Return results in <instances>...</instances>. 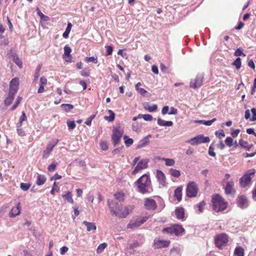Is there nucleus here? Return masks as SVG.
Masks as SVG:
<instances>
[{
  "instance_id": "obj_31",
  "label": "nucleus",
  "mask_w": 256,
  "mask_h": 256,
  "mask_svg": "<svg viewBox=\"0 0 256 256\" xmlns=\"http://www.w3.org/2000/svg\"><path fill=\"white\" fill-rule=\"evenodd\" d=\"M169 173L172 176L175 178H178L180 176V171L174 168H170Z\"/></svg>"
},
{
  "instance_id": "obj_9",
  "label": "nucleus",
  "mask_w": 256,
  "mask_h": 256,
  "mask_svg": "<svg viewBox=\"0 0 256 256\" xmlns=\"http://www.w3.org/2000/svg\"><path fill=\"white\" fill-rule=\"evenodd\" d=\"M58 142L59 140L58 139H56V140H53L50 142V143L48 144L46 150L43 152V158H46L48 156L50 152H52L53 148Z\"/></svg>"
},
{
  "instance_id": "obj_56",
  "label": "nucleus",
  "mask_w": 256,
  "mask_h": 256,
  "mask_svg": "<svg viewBox=\"0 0 256 256\" xmlns=\"http://www.w3.org/2000/svg\"><path fill=\"white\" fill-rule=\"evenodd\" d=\"M14 61L20 68H22V62L18 56L14 57Z\"/></svg>"
},
{
  "instance_id": "obj_36",
  "label": "nucleus",
  "mask_w": 256,
  "mask_h": 256,
  "mask_svg": "<svg viewBox=\"0 0 256 256\" xmlns=\"http://www.w3.org/2000/svg\"><path fill=\"white\" fill-rule=\"evenodd\" d=\"M124 140L125 144L127 147H128L132 144L134 142L133 140L131 138H128V136H124Z\"/></svg>"
},
{
  "instance_id": "obj_53",
  "label": "nucleus",
  "mask_w": 256,
  "mask_h": 256,
  "mask_svg": "<svg viewBox=\"0 0 256 256\" xmlns=\"http://www.w3.org/2000/svg\"><path fill=\"white\" fill-rule=\"evenodd\" d=\"M115 118L114 113H110V116H105L104 117V118L108 120L109 122H112L114 121Z\"/></svg>"
},
{
  "instance_id": "obj_6",
  "label": "nucleus",
  "mask_w": 256,
  "mask_h": 256,
  "mask_svg": "<svg viewBox=\"0 0 256 256\" xmlns=\"http://www.w3.org/2000/svg\"><path fill=\"white\" fill-rule=\"evenodd\" d=\"M210 138L208 136H204L203 135H198L194 138L186 141L192 145H198L202 143H207L210 142Z\"/></svg>"
},
{
  "instance_id": "obj_10",
  "label": "nucleus",
  "mask_w": 256,
  "mask_h": 256,
  "mask_svg": "<svg viewBox=\"0 0 256 256\" xmlns=\"http://www.w3.org/2000/svg\"><path fill=\"white\" fill-rule=\"evenodd\" d=\"M19 86V79L14 78L12 80L10 84L9 93L15 95Z\"/></svg>"
},
{
  "instance_id": "obj_24",
  "label": "nucleus",
  "mask_w": 256,
  "mask_h": 256,
  "mask_svg": "<svg viewBox=\"0 0 256 256\" xmlns=\"http://www.w3.org/2000/svg\"><path fill=\"white\" fill-rule=\"evenodd\" d=\"M176 215L178 219L182 220L184 218V212L182 208H178L175 210Z\"/></svg>"
},
{
  "instance_id": "obj_23",
  "label": "nucleus",
  "mask_w": 256,
  "mask_h": 256,
  "mask_svg": "<svg viewBox=\"0 0 256 256\" xmlns=\"http://www.w3.org/2000/svg\"><path fill=\"white\" fill-rule=\"evenodd\" d=\"M182 186H179L174 190V196L178 202H180L182 200Z\"/></svg>"
},
{
  "instance_id": "obj_33",
  "label": "nucleus",
  "mask_w": 256,
  "mask_h": 256,
  "mask_svg": "<svg viewBox=\"0 0 256 256\" xmlns=\"http://www.w3.org/2000/svg\"><path fill=\"white\" fill-rule=\"evenodd\" d=\"M216 118H214L210 120H196L194 122L200 123V124H202L206 126H210L212 124V122H214L216 121Z\"/></svg>"
},
{
  "instance_id": "obj_63",
  "label": "nucleus",
  "mask_w": 256,
  "mask_h": 256,
  "mask_svg": "<svg viewBox=\"0 0 256 256\" xmlns=\"http://www.w3.org/2000/svg\"><path fill=\"white\" fill-rule=\"evenodd\" d=\"M140 244L138 242H135L130 246V249H134L140 246Z\"/></svg>"
},
{
  "instance_id": "obj_60",
  "label": "nucleus",
  "mask_w": 256,
  "mask_h": 256,
  "mask_svg": "<svg viewBox=\"0 0 256 256\" xmlns=\"http://www.w3.org/2000/svg\"><path fill=\"white\" fill-rule=\"evenodd\" d=\"M47 84V79L46 77L42 76L40 78V85L44 86Z\"/></svg>"
},
{
  "instance_id": "obj_37",
  "label": "nucleus",
  "mask_w": 256,
  "mask_h": 256,
  "mask_svg": "<svg viewBox=\"0 0 256 256\" xmlns=\"http://www.w3.org/2000/svg\"><path fill=\"white\" fill-rule=\"evenodd\" d=\"M160 160H164L166 162V166H172L174 164V160L172 158H162Z\"/></svg>"
},
{
  "instance_id": "obj_19",
  "label": "nucleus",
  "mask_w": 256,
  "mask_h": 256,
  "mask_svg": "<svg viewBox=\"0 0 256 256\" xmlns=\"http://www.w3.org/2000/svg\"><path fill=\"white\" fill-rule=\"evenodd\" d=\"M156 176L159 183L162 186H164L166 182V176L162 171L157 170Z\"/></svg>"
},
{
  "instance_id": "obj_42",
  "label": "nucleus",
  "mask_w": 256,
  "mask_h": 256,
  "mask_svg": "<svg viewBox=\"0 0 256 256\" xmlns=\"http://www.w3.org/2000/svg\"><path fill=\"white\" fill-rule=\"evenodd\" d=\"M62 106L63 108V110L64 111H70L74 108V106L70 104H62Z\"/></svg>"
},
{
  "instance_id": "obj_25",
  "label": "nucleus",
  "mask_w": 256,
  "mask_h": 256,
  "mask_svg": "<svg viewBox=\"0 0 256 256\" xmlns=\"http://www.w3.org/2000/svg\"><path fill=\"white\" fill-rule=\"evenodd\" d=\"M83 224L86 226V230L88 232L94 230L96 228V226L94 222H90L85 220L83 222Z\"/></svg>"
},
{
  "instance_id": "obj_1",
  "label": "nucleus",
  "mask_w": 256,
  "mask_h": 256,
  "mask_svg": "<svg viewBox=\"0 0 256 256\" xmlns=\"http://www.w3.org/2000/svg\"><path fill=\"white\" fill-rule=\"evenodd\" d=\"M134 184L137 186L138 192L142 194L150 193L152 190L150 178L146 174L140 177Z\"/></svg>"
},
{
  "instance_id": "obj_61",
  "label": "nucleus",
  "mask_w": 256,
  "mask_h": 256,
  "mask_svg": "<svg viewBox=\"0 0 256 256\" xmlns=\"http://www.w3.org/2000/svg\"><path fill=\"white\" fill-rule=\"evenodd\" d=\"M232 132L231 133V135L233 138L236 137L240 132V130H238V129L236 130H234L233 129H232Z\"/></svg>"
},
{
  "instance_id": "obj_29",
  "label": "nucleus",
  "mask_w": 256,
  "mask_h": 256,
  "mask_svg": "<svg viewBox=\"0 0 256 256\" xmlns=\"http://www.w3.org/2000/svg\"><path fill=\"white\" fill-rule=\"evenodd\" d=\"M158 124L159 126H171L173 124V122L172 121H165L161 118H158Z\"/></svg>"
},
{
  "instance_id": "obj_27",
  "label": "nucleus",
  "mask_w": 256,
  "mask_h": 256,
  "mask_svg": "<svg viewBox=\"0 0 256 256\" xmlns=\"http://www.w3.org/2000/svg\"><path fill=\"white\" fill-rule=\"evenodd\" d=\"M173 226L174 229V234L176 236L181 234L184 230V228L180 225L175 224Z\"/></svg>"
},
{
  "instance_id": "obj_50",
  "label": "nucleus",
  "mask_w": 256,
  "mask_h": 256,
  "mask_svg": "<svg viewBox=\"0 0 256 256\" xmlns=\"http://www.w3.org/2000/svg\"><path fill=\"white\" fill-rule=\"evenodd\" d=\"M174 226L164 228L163 230V232H166L170 234H174Z\"/></svg>"
},
{
  "instance_id": "obj_40",
  "label": "nucleus",
  "mask_w": 256,
  "mask_h": 256,
  "mask_svg": "<svg viewBox=\"0 0 256 256\" xmlns=\"http://www.w3.org/2000/svg\"><path fill=\"white\" fill-rule=\"evenodd\" d=\"M244 118L246 119H250V121L256 120V113H252V116L250 118V113H245Z\"/></svg>"
},
{
  "instance_id": "obj_4",
  "label": "nucleus",
  "mask_w": 256,
  "mask_h": 256,
  "mask_svg": "<svg viewBox=\"0 0 256 256\" xmlns=\"http://www.w3.org/2000/svg\"><path fill=\"white\" fill-rule=\"evenodd\" d=\"M198 190V186L194 182H190L187 184L186 189L187 196L188 198L196 197L197 195Z\"/></svg>"
},
{
  "instance_id": "obj_38",
  "label": "nucleus",
  "mask_w": 256,
  "mask_h": 256,
  "mask_svg": "<svg viewBox=\"0 0 256 256\" xmlns=\"http://www.w3.org/2000/svg\"><path fill=\"white\" fill-rule=\"evenodd\" d=\"M108 244L106 242L100 244L96 249L97 254L102 253L104 251V250L106 248Z\"/></svg>"
},
{
  "instance_id": "obj_32",
  "label": "nucleus",
  "mask_w": 256,
  "mask_h": 256,
  "mask_svg": "<svg viewBox=\"0 0 256 256\" xmlns=\"http://www.w3.org/2000/svg\"><path fill=\"white\" fill-rule=\"evenodd\" d=\"M234 254L236 256H244V250L241 246L236 247Z\"/></svg>"
},
{
  "instance_id": "obj_45",
  "label": "nucleus",
  "mask_w": 256,
  "mask_h": 256,
  "mask_svg": "<svg viewBox=\"0 0 256 256\" xmlns=\"http://www.w3.org/2000/svg\"><path fill=\"white\" fill-rule=\"evenodd\" d=\"M30 184L22 182L20 184V188L24 191H26L30 188Z\"/></svg>"
},
{
  "instance_id": "obj_17",
  "label": "nucleus",
  "mask_w": 256,
  "mask_h": 256,
  "mask_svg": "<svg viewBox=\"0 0 256 256\" xmlns=\"http://www.w3.org/2000/svg\"><path fill=\"white\" fill-rule=\"evenodd\" d=\"M170 244V242L163 240H154V248L168 247Z\"/></svg>"
},
{
  "instance_id": "obj_20",
  "label": "nucleus",
  "mask_w": 256,
  "mask_h": 256,
  "mask_svg": "<svg viewBox=\"0 0 256 256\" xmlns=\"http://www.w3.org/2000/svg\"><path fill=\"white\" fill-rule=\"evenodd\" d=\"M62 197L64 200L71 204H74V202L72 198V192L70 191L66 192L65 194H62Z\"/></svg>"
},
{
  "instance_id": "obj_22",
  "label": "nucleus",
  "mask_w": 256,
  "mask_h": 256,
  "mask_svg": "<svg viewBox=\"0 0 256 256\" xmlns=\"http://www.w3.org/2000/svg\"><path fill=\"white\" fill-rule=\"evenodd\" d=\"M144 106L146 110H148L150 112H152L156 111L157 110V106L155 104H150L148 102H144Z\"/></svg>"
},
{
  "instance_id": "obj_21",
  "label": "nucleus",
  "mask_w": 256,
  "mask_h": 256,
  "mask_svg": "<svg viewBox=\"0 0 256 256\" xmlns=\"http://www.w3.org/2000/svg\"><path fill=\"white\" fill-rule=\"evenodd\" d=\"M148 137H150V136L144 137V138L141 140L139 142V143L136 146V148H141L147 146L149 143Z\"/></svg>"
},
{
  "instance_id": "obj_64",
  "label": "nucleus",
  "mask_w": 256,
  "mask_h": 256,
  "mask_svg": "<svg viewBox=\"0 0 256 256\" xmlns=\"http://www.w3.org/2000/svg\"><path fill=\"white\" fill-rule=\"evenodd\" d=\"M17 131L18 134L20 136H24L25 135L24 132L22 130V128H17Z\"/></svg>"
},
{
  "instance_id": "obj_47",
  "label": "nucleus",
  "mask_w": 256,
  "mask_h": 256,
  "mask_svg": "<svg viewBox=\"0 0 256 256\" xmlns=\"http://www.w3.org/2000/svg\"><path fill=\"white\" fill-rule=\"evenodd\" d=\"M100 146L102 150H106L108 149V144L105 141H100Z\"/></svg>"
},
{
  "instance_id": "obj_57",
  "label": "nucleus",
  "mask_w": 256,
  "mask_h": 256,
  "mask_svg": "<svg viewBox=\"0 0 256 256\" xmlns=\"http://www.w3.org/2000/svg\"><path fill=\"white\" fill-rule=\"evenodd\" d=\"M142 118L146 121H150L152 119V116L149 114H142Z\"/></svg>"
},
{
  "instance_id": "obj_12",
  "label": "nucleus",
  "mask_w": 256,
  "mask_h": 256,
  "mask_svg": "<svg viewBox=\"0 0 256 256\" xmlns=\"http://www.w3.org/2000/svg\"><path fill=\"white\" fill-rule=\"evenodd\" d=\"M148 159H143L139 162L132 172V174H136L140 170L146 168L148 167Z\"/></svg>"
},
{
  "instance_id": "obj_26",
  "label": "nucleus",
  "mask_w": 256,
  "mask_h": 256,
  "mask_svg": "<svg viewBox=\"0 0 256 256\" xmlns=\"http://www.w3.org/2000/svg\"><path fill=\"white\" fill-rule=\"evenodd\" d=\"M46 180V178L44 175L38 174L37 176L36 184L38 186H42L44 184Z\"/></svg>"
},
{
  "instance_id": "obj_13",
  "label": "nucleus",
  "mask_w": 256,
  "mask_h": 256,
  "mask_svg": "<svg viewBox=\"0 0 256 256\" xmlns=\"http://www.w3.org/2000/svg\"><path fill=\"white\" fill-rule=\"evenodd\" d=\"M203 76H198L194 80H192L190 82V87L193 88H197L201 86L202 84Z\"/></svg>"
},
{
  "instance_id": "obj_59",
  "label": "nucleus",
  "mask_w": 256,
  "mask_h": 256,
  "mask_svg": "<svg viewBox=\"0 0 256 256\" xmlns=\"http://www.w3.org/2000/svg\"><path fill=\"white\" fill-rule=\"evenodd\" d=\"M234 55L236 56H246V54H244L240 48H238L236 52H234Z\"/></svg>"
},
{
  "instance_id": "obj_5",
  "label": "nucleus",
  "mask_w": 256,
  "mask_h": 256,
  "mask_svg": "<svg viewBox=\"0 0 256 256\" xmlns=\"http://www.w3.org/2000/svg\"><path fill=\"white\" fill-rule=\"evenodd\" d=\"M255 170L254 169L248 170L244 176L240 179V186L245 187L250 183L251 176L254 175Z\"/></svg>"
},
{
  "instance_id": "obj_49",
  "label": "nucleus",
  "mask_w": 256,
  "mask_h": 256,
  "mask_svg": "<svg viewBox=\"0 0 256 256\" xmlns=\"http://www.w3.org/2000/svg\"><path fill=\"white\" fill-rule=\"evenodd\" d=\"M208 154L212 156H215L216 153L214 152V144H212L208 148Z\"/></svg>"
},
{
  "instance_id": "obj_62",
  "label": "nucleus",
  "mask_w": 256,
  "mask_h": 256,
  "mask_svg": "<svg viewBox=\"0 0 256 256\" xmlns=\"http://www.w3.org/2000/svg\"><path fill=\"white\" fill-rule=\"evenodd\" d=\"M106 55L112 54L113 51V48L112 46H106Z\"/></svg>"
},
{
  "instance_id": "obj_48",
  "label": "nucleus",
  "mask_w": 256,
  "mask_h": 256,
  "mask_svg": "<svg viewBox=\"0 0 256 256\" xmlns=\"http://www.w3.org/2000/svg\"><path fill=\"white\" fill-rule=\"evenodd\" d=\"M67 125L70 130H73L76 128V124L74 121L68 120Z\"/></svg>"
},
{
  "instance_id": "obj_52",
  "label": "nucleus",
  "mask_w": 256,
  "mask_h": 256,
  "mask_svg": "<svg viewBox=\"0 0 256 256\" xmlns=\"http://www.w3.org/2000/svg\"><path fill=\"white\" fill-rule=\"evenodd\" d=\"M225 142L226 145L229 147H231L234 144L233 139L231 137H228L226 139Z\"/></svg>"
},
{
  "instance_id": "obj_3",
  "label": "nucleus",
  "mask_w": 256,
  "mask_h": 256,
  "mask_svg": "<svg viewBox=\"0 0 256 256\" xmlns=\"http://www.w3.org/2000/svg\"><path fill=\"white\" fill-rule=\"evenodd\" d=\"M124 134V130L120 126H114L112 130V141L114 146L119 144Z\"/></svg>"
},
{
  "instance_id": "obj_7",
  "label": "nucleus",
  "mask_w": 256,
  "mask_h": 256,
  "mask_svg": "<svg viewBox=\"0 0 256 256\" xmlns=\"http://www.w3.org/2000/svg\"><path fill=\"white\" fill-rule=\"evenodd\" d=\"M214 240L216 246L218 248H221L228 242V237L226 234H220L216 236Z\"/></svg>"
},
{
  "instance_id": "obj_58",
  "label": "nucleus",
  "mask_w": 256,
  "mask_h": 256,
  "mask_svg": "<svg viewBox=\"0 0 256 256\" xmlns=\"http://www.w3.org/2000/svg\"><path fill=\"white\" fill-rule=\"evenodd\" d=\"M94 114L90 116L89 118H87V120L85 122V124L88 126H90L91 124L92 120L94 118Z\"/></svg>"
},
{
  "instance_id": "obj_30",
  "label": "nucleus",
  "mask_w": 256,
  "mask_h": 256,
  "mask_svg": "<svg viewBox=\"0 0 256 256\" xmlns=\"http://www.w3.org/2000/svg\"><path fill=\"white\" fill-rule=\"evenodd\" d=\"M238 144L241 147L246 149L248 150H250L252 146V145L249 146L248 144V142L246 141H244L242 139H240L239 140Z\"/></svg>"
},
{
  "instance_id": "obj_14",
  "label": "nucleus",
  "mask_w": 256,
  "mask_h": 256,
  "mask_svg": "<svg viewBox=\"0 0 256 256\" xmlns=\"http://www.w3.org/2000/svg\"><path fill=\"white\" fill-rule=\"evenodd\" d=\"M144 205L146 208L148 210H154L156 208L155 200L150 198H146L144 200Z\"/></svg>"
},
{
  "instance_id": "obj_2",
  "label": "nucleus",
  "mask_w": 256,
  "mask_h": 256,
  "mask_svg": "<svg viewBox=\"0 0 256 256\" xmlns=\"http://www.w3.org/2000/svg\"><path fill=\"white\" fill-rule=\"evenodd\" d=\"M212 202L213 210L216 212L224 210L228 206V203L218 194H215L212 196Z\"/></svg>"
},
{
  "instance_id": "obj_55",
  "label": "nucleus",
  "mask_w": 256,
  "mask_h": 256,
  "mask_svg": "<svg viewBox=\"0 0 256 256\" xmlns=\"http://www.w3.org/2000/svg\"><path fill=\"white\" fill-rule=\"evenodd\" d=\"M57 164L55 162H52L48 166V170L50 172H54L56 166Z\"/></svg>"
},
{
  "instance_id": "obj_46",
  "label": "nucleus",
  "mask_w": 256,
  "mask_h": 256,
  "mask_svg": "<svg viewBox=\"0 0 256 256\" xmlns=\"http://www.w3.org/2000/svg\"><path fill=\"white\" fill-rule=\"evenodd\" d=\"M86 62H92L94 64H96L98 62V60L97 58H96L94 56L91 57H86L85 58Z\"/></svg>"
},
{
  "instance_id": "obj_16",
  "label": "nucleus",
  "mask_w": 256,
  "mask_h": 256,
  "mask_svg": "<svg viewBox=\"0 0 256 256\" xmlns=\"http://www.w3.org/2000/svg\"><path fill=\"white\" fill-rule=\"evenodd\" d=\"M134 210V206L128 205L125 206L123 211H120L118 216L120 218H126L129 214L132 212Z\"/></svg>"
},
{
  "instance_id": "obj_39",
  "label": "nucleus",
  "mask_w": 256,
  "mask_h": 256,
  "mask_svg": "<svg viewBox=\"0 0 256 256\" xmlns=\"http://www.w3.org/2000/svg\"><path fill=\"white\" fill-rule=\"evenodd\" d=\"M114 196L116 200L119 202H123L124 200V194L122 192H117L114 194Z\"/></svg>"
},
{
  "instance_id": "obj_43",
  "label": "nucleus",
  "mask_w": 256,
  "mask_h": 256,
  "mask_svg": "<svg viewBox=\"0 0 256 256\" xmlns=\"http://www.w3.org/2000/svg\"><path fill=\"white\" fill-rule=\"evenodd\" d=\"M71 52V49L68 46H65L64 47V56L70 57V54Z\"/></svg>"
},
{
  "instance_id": "obj_11",
  "label": "nucleus",
  "mask_w": 256,
  "mask_h": 256,
  "mask_svg": "<svg viewBox=\"0 0 256 256\" xmlns=\"http://www.w3.org/2000/svg\"><path fill=\"white\" fill-rule=\"evenodd\" d=\"M108 205L110 210L111 214L114 216H118L120 212L119 206L118 202L113 200L108 201Z\"/></svg>"
},
{
  "instance_id": "obj_28",
  "label": "nucleus",
  "mask_w": 256,
  "mask_h": 256,
  "mask_svg": "<svg viewBox=\"0 0 256 256\" xmlns=\"http://www.w3.org/2000/svg\"><path fill=\"white\" fill-rule=\"evenodd\" d=\"M234 184L232 182H229L226 184L224 188L225 192L226 194H230L232 192Z\"/></svg>"
},
{
  "instance_id": "obj_18",
  "label": "nucleus",
  "mask_w": 256,
  "mask_h": 256,
  "mask_svg": "<svg viewBox=\"0 0 256 256\" xmlns=\"http://www.w3.org/2000/svg\"><path fill=\"white\" fill-rule=\"evenodd\" d=\"M20 203L18 202L16 207L12 208L10 212L9 216L10 218H14L20 214Z\"/></svg>"
},
{
  "instance_id": "obj_8",
  "label": "nucleus",
  "mask_w": 256,
  "mask_h": 256,
  "mask_svg": "<svg viewBox=\"0 0 256 256\" xmlns=\"http://www.w3.org/2000/svg\"><path fill=\"white\" fill-rule=\"evenodd\" d=\"M146 220V218L144 217L138 218L135 220H132L128 224L127 228L133 230L136 229L143 224Z\"/></svg>"
},
{
  "instance_id": "obj_15",
  "label": "nucleus",
  "mask_w": 256,
  "mask_h": 256,
  "mask_svg": "<svg viewBox=\"0 0 256 256\" xmlns=\"http://www.w3.org/2000/svg\"><path fill=\"white\" fill-rule=\"evenodd\" d=\"M237 204L241 208H246L248 206V202L246 198L244 196H240L238 198Z\"/></svg>"
},
{
  "instance_id": "obj_44",
  "label": "nucleus",
  "mask_w": 256,
  "mask_h": 256,
  "mask_svg": "<svg viewBox=\"0 0 256 256\" xmlns=\"http://www.w3.org/2000/svg\"><path fill=\"white\" fill-rule=\"evenodd\" d=\"M215 134L219 139H222L223 137L225 136V134L222 130L216 131Z\"/></svg>"
},
{
  "instance_id": "obj_54",
  "label": "nucleus",
  "mask_w": 256,
  "mask_h": 256,
  "mask_svg": "<svg viewBox=\"0 0 256 256\" xmlns=\"http://www.w3.org/2000/svg\"><path fill=\"white\" fill-rule=\"evenodd\" d=\"M206 206V202L204 201H202L198 204V208L200 212H204V208Z\"/></svg>"
},
{
  "instance_id": "obj_41",
  "label": "nucleus",
  "mask_w": 256,
  "mask_h": 256,
  "mask_svg": "<svg viewBox=\"0 0 256 256\" xmlns=\"http://www.w3.org/2000/svg\"><path fill=\"white\" fill-rule=\"evenodd\" d=\"M232 64L236 66V69L239 70L241 67V59L240 58H238L233 62Z\"/></svg>"
},
{
  "instance_id": "obj_34",
  "label": "nucleus",
  "mask_w": 256,
  "mask_h": 256,
  "mask_svg": "<svg viewBox=\"0 0 256 256\" xmlns=\"http://www.w3.org/2000/svg\"><path fill=\"white\" fill-rule=\"evenodd\" d=\"M14 95L8 93V97L4 100V104L6 106H8L13 100Z\"/></svg>"
},
{
  "instance_id": "obj_51",
  "label": "nucleus",
  "mask_w": 256,
  "mask_h": 256,
  "mask_svg": "<svg viewBox=\"0 0 256 256\" xmlns=\"http://www.w3.org/2000/svg\"><path fill=\"white\" fill-rule=\"evenodd\" d=\"M22 98L18 96L14 103V104L12 106V108L9 110H14L18 105L20 104V102L21 101Z\"/></svg>"
},
{
  "instance_id": "obj_35",
  "label": "nucleus",
  "mask_w": 256,
  "mask_h": 256,
  "mask_svg": "<svg viewBox=\"0 0 256 256\" xmlns=\"http://www.w3.org/2000/svg\"><path fill=\"white\" fill-rule=\"evenodd\" d=\"M26 116L25 113H22V114L20 116L18 122L17 123L16 126L17 128H20L22 126V124L23 122L26 121Z\"/></svg>"
}]
</instances>
